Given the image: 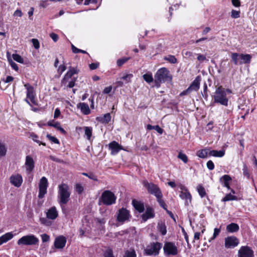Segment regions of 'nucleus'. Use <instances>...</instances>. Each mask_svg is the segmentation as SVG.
Masks as SVG:
<instances>
[{
	"instance_id": "26",
	"label": "nucleus",
	"mask_w": 257,
	"mask_h": 257,
	"mask_svg": "<svg viewBox=\"0 0 257 257\" xmlns=\"http://www.w3.org/2000/svg\"><path fill=\"white\" fill-rule=\"evenodd\" d=\"M210 149L206 148L197 152L196 155L200 158L205 159L209 155Z\"/></svg>"
},
{
	"instance_id": "34",
	"label": "nucleus",
	"mask_w": 257,
	"mask_h": 257,
	"mask_svg": "<svg viewBox=\"0 0 257 257\" xmlns=\"http://www.w3.org/2000/svg\"><path fill=\"white\" fill-rule=\"evenodd\" d=\"M7 55L8 57V60L10 65L11 66L13 69L18 71L19 70V67L17 64L12 60V58L10 57V53L9 52H8Z\"/></svg>"
},
{
	"instance_id": "23",
	"label": "nucleus",
	"mask_w": 257,
	"mask_h": 257,
	"mask_svg": "<svg viewBox=\"0 0 257 257\" xmlns=\"http://www.w3.org/2000/svg\"><path fill=\"white\" fill-rule=\"evenodd\" d=\"M77 107L79 108L81 111L85 115H88L90 113V110L89 106L85 103H79L77 104Z\"/></svg>"
},
{
	"instance_id": "10",
	"label": "nucleus",
	"mask_w": 257,
	"mask_h": 257,
	"mask_svg": "<svg viewBox=\"0 0 257 257\" xmlns=\"http://www.w3.org/2000/svg\"><path fill=\"white\" fill-rule=\"evenodd\" d=\"M48 186V180L45 177H43L41 179L39 185V193L38 197L43 198L47 193V189Z\"/></svg>"
},
{
	"instance_id": "43",
	"label": "nucleus",
	"mask_w": 257,
	"mask_h": 257,
	"mask_svg": "<svg viewBox=\"0 0 257 257\" xmlns=\"http://www.w3.org/2000/svg\"><path fill=\"white\" fill-rule=\"evenodd\" d=\"M236 199V197L231 195V194H227L223 199L222 201L223 202L228 201L230 200H234Z\"/></svg>"
},
{
	"instance_id": "27",
	"label": "nucleus",
	"mask_w": 257,
	"mask_h": 257,
	"mask_svg": "<svg viewBox=\"0 0 257 257\" xmlns=\"http://www.w3.org/2000/svg\"><path fill=\"white\" fill-rule=\"evenodd\" d=\"M133 205L135 208L139 212L141 213L144 212L145 210L144 205L141 202L133 200L132 201Z\"/></svg>"
},
{
	"instance_id": "37",
	"label": "nucleus",
	"mask_w": 257,
	"mask_h": 257,
	"mask_svg": "<svg viewBox=\"0 0 257 257\" xmlns=\"http://www.w3.org/2000/svg\"><path fill=\"white\" fill-rule=\"evenodd\" d=\"M231 59L235 65L239 64L240 59V54L237 53H232L231 54Z\"/></svg>"
},
{
	"instance_id": "13",
	"label": "nucleus",
	"mask_w": 257,
	"mask_h": 257,
	"mask_svg": "<svg viewBox=\"0 0 257 257\" xmlns=\"http://www.w3.org/2000/svg\"><path fill=\"white\" fill-rule=\"evenodd\" d=\"M79 72V70L76 67L69 68V70L64 75L63 78L61 80V85H66L68 80L71 78L72 76L75 74H78Z\"/></svg>"
},
{
	"instance_id": "53",
	"label": "nucleus",
	"mask_w": 257,
	"mask_h": 257,
	"mask_svg": "<svg viewBox=\"0 0 257 257\" xmlns=\"http://www.w3.org/2000/svg\"><path fill=\"white\" fill-rule=\"evenodd\" d=\"M231 16L233 18H238L240 17V12L236 10H232Z\"/></svg>"
},
{
	"instance_id": "63",
	"label": "nucleus",
	"mask_w": 257,
	"mask_h": 257,
	"mask_svg": "<svg viewBox=\"0 0 257 257\" xmlns=\"http://www.w3.org/2000/svg\"><path fill=\"white\" fill-rule=\"evenodd\" d=\"M197 60L200 62H203L204 60H206V58L205 55L199 54H198Z\"/></svg>"
},
{
	"instance_id": "47",
	"label": "nucleus",
	"mask_w": 257,
	"mask_h": 257,
	"mask_svg": "<svg viewBox=\"0 0 257 257\" xmlns=\"http://www.w3.org/2000/svg\"><path fill=\"white\" fill-rule=\"evenodd\" d=\"M47 124L49 126H53V127H55L57 130L59 127V126L60 125V122H59L58 121H55L53 120L49 121L47 123Z\"/></svg>"
},
{
	"instance_id": "19",
	"label": "nucleus",
	"mask_w": 257,
	"mask_h": 257,
	"mask_svg": "<svg viewBox=\"0 0 257 257\" xmlns=\"http://www.w3.org/2000/svg\"><path fill=\"white\" fill-rule=\"evenodd\" d=\"M179 196L181 199L185 200V205L188 206L191 203L192 197L188 190L181 191Z\"/></svg>"
},
{
	"instance_id": "3",
	"label": "nucleus",
	"mask_w": 257,
	"mask_h": 257,
	"mask_svg": "<svg viewBox=\"0 0 257 257\" xmlns=\"http://www.w3.org/2000/svg\"><path fill=\"white\" fill-rule=\"evenodd\" d=\"M213 98L214 103H219L226 106L228 105V99L226 95V91L222 86L216 88Z\"/></svg>"
},
{
	"instance_id": "51",
	"label": "nucleus",
	"mask_w": 257,
	"mask_h": 257,
	"mask_svg": "<svg viewBox=\"0 0 257 257\" xmlns=\"http://www.w3.org/2000/svg\"><path fill=\"white\" fill-rule=\"evenodd\" d=\"M48 218L47 217V218H45V217L41 218L40 219V221L41 223L43 225H45L46 226H49L51 224V222L50 221L48 220Z\"/></svg>"
},
{
	"instance_id": "61",
	"label": "nucleus",
	"mask_w": 257,
	"mask_h": 257,
	"mask_svg": "<svg viewBox=\"0 0 257 257\" xmlns=\"http://www.w3.org/2000/svg\"><path fill=\"white\" fill-rule=\"evenodd\" d=\"M66 69V67L64 65H61L58 67V72L61 74Z\"/></svg>"
},
{
	"instance_id": "42",
	"label": "nucleus",
	"mask_w": 257,
	"mask_h": 257,
	"mask_svg": "<svg viewBox=\"0 0 257 257\" xmlns=\"http://www.w3.org/2000/svg\"><path fill=\"white\" fill-rule=\"evenodd\" d=\"M143 77L144 79L149 83L153 81V78L151 74H145L143 75Z\"/></svg>"
},
{
	"instance_id": "32",
	"label": "nucleus",
	"mask_w": 257,
	"mask_h": 257,
	"mask_svg": "<svg viewBox=\"0 0 257 257\" xmlns=\"http://www.w3.org/2000/svg\"><path fill=\"white\" fill-rule=\"evenodd\" d=\"M123 257H137L135 250L133 248H131L125 250Z\"/></svg>"
},
{
	"instance_id": "29",
	"label": "nucleus",
	"mask_w": 257,
	"mask_h": 257,
	"mask_svg": "<svg viewBox=\"0 0 257 257\" xmlns=\"http://www.w3.org/2000/svg\"><path fill=\"white\" fill-rule=\"evenodd\" d=\"M240 59L241 61L239 64L241 65L243 63H249L251 61V57L249 54H240Z\"/></svg>"
},
{
	"instance_id": "49",
	"label": "nucleus",
	"mask_w": 257,
	"mask_h": 257,
	"mask_svg": "<svg viewBox=\"0 0 257 257\" xmlns=\"http://www.w3.org/2000/svg\"><path fill=\"white\" fill-rule=\"evenodd\" d=\"M104 257H114L113 251L111 249L108 248L106 249L103 253Z\"/></svg>"
},
{
	"instance_id": "25",
	"label": "nucleus",
	"mask_w": 257,
	"mask_h": 257,
	"mask_svg": "<svg viewBox=\"0 0 257 257\" xmlns=\"http://www.w3.org/2000/svg\"><path fill=\"white\" fill-rule=\"evenodd\" d=\"M13 237L14 234L11 232H7L3 235L0 237V245L3 243L7 242L9 240H11L13 238Z\"/></svg>"
},
{
	"instance_id": "55",
	"label": "nucleus",
	"mask_w": 257,
	"mask_h": 257,
	"mask_svg": "<svg viewBox=\"0 0 257 257\" xmlns=\"http://www.w3.org/2000/svg\"><path fill=\"white\" fill-rule=\"evenodd\" d=\"M77 79V77H73L72 79V80L69 82L67 86L69 88H73L75 85V82L76 81Z\"/></svg>"
},
{
	"instance_id": "16",
	"label": "nucleus",
	"mask_w": 257,
	"mask_h": 257,
	"mask_svg": "<svg viewBox=\"0 0 257 257\" xmlns=\"http://www.w3.org/2000/svg\"><path fill=\"white\" fill-rule=\"evenodd\" d=\"M108 147L111 151V154L112 155H115L120 150H123L122 147L116 141H112L110 143Z\"/></svg>"
},
{
	"instance_id": "5",
	"label": "nucleus",
	"mask_w": 257,
	"mask_h": 257,
	"mask_svg": "<svg viewBox=\"0 0 257 257\" xmlns=\"http://www.w3.org/2000/svg\"><path fill=\"white\" fill-rule=\"evenodd\" d=\"M39 239L34 234L27 235L18 239V245H34L38 243Z\"/></svg>"
},
{
	"instance_id": "7",
	"label": "nucleus",
	"mask_w": 257,
	"mask_h": 257,
	"mask_svg": "<svg viewBox=\"0 0 257 257\" xmlns=\"http://www.w3.org/2000/svg\"><path fill=\"white\" fill-rule=\"evenodd\" d=\"M162 247V244L159 242H153L150 245H148L145 252L147 255H157L159 254V251Z\"/></svg>"
},
{
	"instance_id": "44",
	"label": "nucleus",
	"mask_w": 257,
	"mask_h": 257,
	"mask_svg": "<svg viewBox=\"0 0 257 257\" xmlns=\"http://www.w3.org/2000/svg\"><path fill=\"white\" fill-rule=\"evenodd\" d=\"M12 57L14 60L20 63H24V59L20 55L17 54H13Z\"/></svg>"
},
{
	"instance_id": "46",
	"label": "nucleus",
	"mask_w": 257,
	"mask_h": 257,
	"mask_svg": "<svg viewBox=\"0 0 257 257\" xmlns=\"http://www.w3.org/2000/svg\"><path fill=\"white\" fill-rule=\"evenodd\" d=\"M133 77L132 74H127L121 77V79L124 80L126 83H129L131 81V79Z\"/></svg>"
},
{
	"instance_id": "6",
	"label": "nucleus",
	"mask_w": 257,
	"mask_h": 257,
	"mask_svg": "<svg viewBox=\"0 0 257 257\" xmlns=\"http://www.w3.org/2000/svg\"><path fill=\"white\" fill-rule=\"evenodd\" d=\"M143 185L147 189L148 192L151 194L155 195L156 198L161 197L162 194L159 187L153 183H149L147 181L145 180L143 182Z\"/></svg>"
},
{
	"instance_id": "15",
	"label": "nucleus",
	"mask_w": 257,
	"mask_h": 257,
	"mask_svg": "<svg viewBox=\"0 0 257 257\" xmlns=\"http://www.w3.org/2000/svg\"><path fill=\"white\" fill-rule=\"evenodd\" d=\"M10 181L15 187H19L22 184L23 178L22 176L19 174H14L10 177Z\"/></svg>"
},
{
	"instance_id": "12",
	"label": "nucleus",
	"mask_w": 257,
	"mask_h": 257,
	"mask_svg": "<svg viewBox=\"0 0 257 257\" xmlns=\"http://www.w3.org/2000/svg\"><path fill=\"white\" fill-rule=\"evenodd\" d=\"M238 257H254L253 251L248 246H242L238 251Z\"/></svg>"
},
{
	"instance_id": "17",
	"label": "nucleus",
	"mask_w": 257,
	"mask_h": 257,
	"mask_svg": "<svg viewBox=\"0 0 257 257\" xmlns=\"http://www.w3.org/2000/svg\"><path fill=\"white\" fill-rule=\"evenodd\" d=\"M67 241L66 238L63 236L60 235L56 237L54 241V246L56 248L62 249L65 246Z\"/></svg>"
},
{
	"instance_id": "21",
	"label": "nucleus",
	"mask_w": 257,
	"mask_h": 257,
	"mask_svg": "<svg viewBox=\"0 0 257 257\" xmlns=\"http://www.w3.org/2000/svg\"><path fill=\"white\" fill-rule=\"evenodd\" d=\"M47 217L50 219H55L58 216L56 208L55 206L51 207L46 213Z\"/></svg>"
},
{
	"instance_id": "30",
	"label": "nucleus",
	"mask_w": 257,
	"mask_h": 257,
	"mask_svg": "<svg viewBox=\"0 0 257 257\" xmlns=\"http://www.w3.org/2000/svg\"><path fill=\"white\" fill-rule=\"evenodd\" d=\"M225 154V151L221 150L220 151L211 150L210 149L209 156H213L215 157H222Z\"/></svg>"
},
{
	"instance_id": "40",
	"label": "nucleus",
	"mask_w": 257,
	"mask_h": 257,
	"mask_svg": "<svg viewBox=\"0 0 257 257\" xmlns=\"http://www.w3.org/2000/svg\"><path fill=\"white\" fill-rule=\"evenodd\" d=\"M197 191L201 198L204 197L206 195L205 190L202 186L199 185L198 186H197Z\"/></svg>"
},
{
	"instance_id": "8",
	"label": "nucleus",
	"mask_w": 257,
	"mask_h": 257,
	"mask_svg": "<svg viewBox=\"0 0 257 257\" xmlns=\"http://www.w3.org/2000/svg\"><path fill=\"white\" fill-rule=\"evenodd\" d=\"M164 253L166 255H176L178 254V248L174 243L167 242L165 243L163 247Z\"/></svg>"
},
{
	"instance_id": "9",
	"label": "nucleus",
	"mask_w": 257,
	"mask_h": 257,
	"mask_svg": "<svg viewBox=\"0 0 257 257\" xmlns=\"http://www.w3.org/2000/svg\"><path fill=\"white\" fill-rule=\"evenodd\" d=\"M130 217V211L125 208H121L118 210L116 219L118 222L123 223L129 220Z\"/></svg>"
},
{
	"instance_id": "60",
	"label": "nucleus",
	"mask_w": 257,
	"mask_h": 257,
	"mask_svg": "<svg viewBox=\"0 0 257 257\" xmlns=\"http://www.w3.org/2000/svg\"><path fill=\"white\" fill-rule=\"evenodd\" d=\"M76 191L79 193L81 194L83 191V187L80 184H77L76 185Z\"/></svg>"
},
{
	"instance_id": "59",
	"label": "nucleus",
	"mask_w": 257,
	"mask_h": 257,
	"mask_svg": "<svg viewBox=\"0 0 257 257\" xmlns=\"http://www.w3.org/2000/svg\"><path fill=\"white\" fill-rule=\"evenodd\" d=\"M82 174L84 176H87L88 177H89L90 179H92L94 181H97V179L96 178V177L93 174H87V173H83Z\"/></svg>"
},
{
	"instance_id": "28",
	"label": "nucleus",
	"mask_w": 257,
	"mask_h": 257,
	"mask_svg": "<svg viewBox=\"0 0 257 257\" xmlns=\"http://www.w3.org/2000/svg\"><path fill=\"white\" fill-rule=\"evenodd\" d=\"M239 227L238 225L235 223H231L226 226V230L228 232H235L239 230Z\"/></svg>"
},
{
	"instance_id": "48",
	"label": "nucleus",
	"mask_w": 257,
	"mask_h": 257,
	"mask_svg": "<svg viewBox=\"0 0 257 257\" xmlns=\"http://www.w3.org/2000/svg\"><path fill=\"white\" fill-rule=\"evenodd\" d=\"M30 137L32 139V140L34 142H35L37 143L38 144H39V145H43L44 146H46L45 143H41L39 140H37L38 136L35 134H34L33 133H31L30 134Z\"/></svg>"
},
{
	"instance_id": "58",
	"label": "nucleus",
	"mask_w": 257,
	"mask_h": 257,
	"mask_svg": "<svg viewBox=\"0 0 257 257\" xmlns=\"http://www.w3.org/2000/svg\"><path fill=\"white\" fill-rule=\"evenodd\" d=\"M207 167L209 170H212L214 168V165L213 162L209 160L207 163Z\"/></svg>"
},
{
	"instance_id": "35",
	"label": "nucleus",
	"mask_w": 257,
	"mask_h": 257,
	"mask_svg": "<svg viewBox=\"0 0 257 257\" xmlns=\"http://www.w3.org/2000/svg\"><path fill=\"white\" fill-rule=\"evenodd\" d=\"M147 128L149 130H151L153 129L155 130L160 135L162 134L163 133V130L158 125L153 126L151 124H148L147 126Z\"/></svg>"
},
{
	"instance_id": "38",
	"label": "nucleus",
	"mask_w": 257,
	"mask_h": 257,
	"mask_svg": "<svg viewBox=\"0 0 257 257\" xmlns=\"http://www.w3.org/2000/svg\"><path fill=\"white\" fill-rule=\"evenodd\" d=\"M84 130H85V135L87 137V140H90V138L91 137V136H92V128L90 127L85 126Z\"/></svg>"
},
{
	"instance_id": "57",
	"label": "nucleus",
	"mask_w": 257,
	"mask_h": 257,
	"mask_svg": "<svg viewBox=\"0 0 257 257\" xmlns=\"http://www.w3.org/2000/svg\"><path fill=\"white\" fill-rule=\"evenodd\" d=\"M41 238L43 242H46L49 241L50 236L48 234L44 233L41 235Z\"/></svg>"
},
{
	"instance_id": "4",
	"label": "nucleus",
	"mask_w": 257,
	"mask_h": 257,
	"mask_svg": "<svg viewBox=\"0 0 257 257\" xmlns=\"http://www.w3.org/2000/svg\"><path fill=\"white\" fill-rule=\"evenodd\" d=\"M116 197L115 194L110 190L103 191L99 199L98 204H101L109 206L115 204Z\"/></svg>"
},
{
	"instance_id": "64",
	"label": "nucleus",
	"mask_w": 257,
	"mask_h": 257,
	"mask_svg": "<svg viewBox=\"0 0 257 257\" xmlns=\"http://www.w3.org/2000/svg\"><path fill=\"white\" fill-rule=\"evenodd\" d=\"M50 37L52 38V39L55 42H57L58 40V36L57 34L52 33L50 34Z\"/></svg>"
},
{
	"instance_id": "20",
	"label": "nucleus",
	"mask_w": 257,
	"mask_h": 257,
	"mask_svg": "<svg viewBox=\"0 0 257 257\" xmlns=\"http://www.w3.org/2000/svg\"><path fill=\"white\" fill-rule=\"evenodd\" d=\"M25 166L26 170L29 172L33 171L34 168V161L33 159L30 156H27L26 158Z\"/></svg>"
},
{
	"instance_id": "62",
	"label": "nucleus",
	"mask_w": 257,
	"mask_h": 257,
	"mask_svg": "<svg viewBox=\"0 0 257 257\" xmlns=\"http://www.w3.org/2000/svg\"><path fill=\"white\" fill-rule=\"evenodd\" d=\"M220 232V228H215L214 230L213 235V237L211 238V239H215L216 236L219 234V233Z\"/></svg>"
},
{
	"instance_id": "11",
	"label": "nucleus",
	"mask_w": 257,
	"mask_h": 257,
	"mask_svg": "<svg viewBox=\"0 0 257 257\" xmlns=\"http://www.w3.org/2000/svg\"><path fill=\"white\" fill-rule=\"evenodd\" d=\"M239 243V239L234 236H227L224 240V246L226 248H234Z\"/></svg>"
},
{
	"instance_id": "2",
	"label": "nucleus",
	"mask_w": 257,
	"mask_h": 257,
	"mask_svg": "<svg viewBox=\"0 0 257 257\" xmlns=\"http://www.w3.org/2000/svg\"><path fill=\"white\" fill-rule=\"evenodd\" d=\"M154 77L155 85L157 87H159L162 83L171 79V77L169 75V71L166 68H162L159 69Z\"/></svg>"
},
{
	"instance_id": "39",
	"label": "nucleus",
	"mask_w": 257,
	"mask_h": 257,
	"mask_svg": "<svg viewBox=\"0 0 257 257\" xmlns=\"http://www.w3.org/2000/svg\"><path fill=\"white\" fill-rule=\"evenodd\" d=\"M164 60L169 62L172 64H175L177 62V60L176 57L174 56L171 55L164 57Z\"/></svg>"
},
{
	"instance_id": "45",
	"label": "nucleus",
	"mask_w": 257,
	"mask_h": 257,
	"mask_svg": "<svg viewBox=\"0 0 257 257\" xmlns=\"http://www.w3.org/2000/svg\"><path fill=\"white\" fill-rule=\"evenodd\" d=\"M163 195H161V197H157V201L159 202L160 205L164 209L167 210V205L164 200L162 199Z\"/></svg>"
},
{
	"instance_id": "36",
	"label": "nucleus",
	"mask_w": 257,
	"mask_h": 257,
	"mask_svg": "<svg viewBox=\"0 0 257 257\" xmlns=\"http://www.w3.org/2000/svg\"><path fill=\"white\" fill-rule=\"evenodd\" d=\"M158 227L159 231L163 235H164L166 234V226L164 223L159 222L158 224Z\"/></svg>"
},
{
	"instance_id": "52",
	"label": "nucleus",
	"mask_w": 257,
	"mask_h": 257,
	"mask_svg": "<svg viewBox=\"0 0 257 257\" xmlns=\"http://www.w3.org/2000/svg\"><path fill=\"white\" fill-rule=\"evenodd\" d=\"M130 59V58L127 57H124L121 59H118L117 61V65L118 66H121L123 64H124L125 62H126L128 60Z\"/></svg>"
},
{
	"instance_id": "18",
	"label": "nucleus",
	"mask_w": 257,
	"mask_h": 257,
	"mask_svg": "<svg viewBox=\"0 0 257 257\" xmlns=\"http://www.w3.org/2000/svg\"><path fill=\"white\" fill-rule=\"evenodd\" d=\"M201 80L200 76H197L192 82L190 86L186 89V92H191L192 91H197L200 87V83Z\"/></svg>"
},
{
	"instance_id": "24",
	"label": "nucleus",
	"mask_w": 257,
	"mask_h": 257,
	"mask_svg": "<svg viewBox=\"0 0 257 257\" xmlns=\"http://www.w3.org/2000/svg\"><path fill=\"white\" fill-rule=\"evenodd\" d=\"M96 119L101 123H108L110 121L111 115L109 113H107L102 116L97 117Z\"/></svg>"
},
{
	"instance_id": "33",
	"label": "nucleus",
	"mask_w": 257,
	"mask_h": 257,
	"mask_svg": "<svg viewBox=\"0 0 257 257\" xmlns=\"http://www.w3.org/2000/svg\"><path fill=\"white\" fill-rule=\"evenodd\" d=\"M7 152V148L6 144L0 141V158L5 157Z\"/></svg>"
},
{
	"instance_id": "22",
	"label": "nucleus",
	"mask_w": 257,
	"mask_h": 257,
	"mask_svg": "<svg viewBox=\"0 0 257 257\" xmlns=\"http://www.w3.org/2000/svg\"><path fill=\"white\" fill-rule=\"evenodd\" d=\"M155 216L153 209L151 207H148L145 213L142 215V220L145 222L150 218Z\"/></svg>"
},
{
	"instance_id": "54",
	"label": "nucleus",
	"mask_w": 257,
	"mask_h": 257,
	"mask_svg": "<svg viewBox=\"0 0 257 257\" xmlns=\"http://www.w3.org/2000/svg\"><path fill=\"white\" fill-rule=\"evenodd\" d=\"M47 137L54 143L56 144H59V141L56 138L53 137L49 134L47 135Z\"/></svg>"
},
{
	"instance_id": "14",
	"label": "nucleus",
	"mask_w": 257,
	"mask_h": 257,
	"mask_svg": "<svg viewBox=\"0 0 257 257\" xmlns=\"http://www.w3.org/2000/svg\"><path fill=\"white\" fill-rule=\"evenodd\" d=\"M24 86L27 89V98L30 99L32 103L37 105L35 100V93L33 87L29 83L25 84Z\"/></svg>"
},
{
	"instance_id": "50",
	"label": "nucleus",
	"mask_w": 257,
	"mask_h": 257,
	"mask_svg": "<svg viewBox=\"0 0 257 257\" xmlns=\"http://www.w3.org/2000/svg\"><path fill=\"white\" fill-rule=\"evenodd\" d=\"M71 48H72V52L74 53H82L83 54L87 53L86 51L79 49L75 47L73 44L71 45Z\"/></svg>"
},
{
	"instance_id": "1",
	"label": "nucleus",
	"mask_w": 257,
	"mask_h": 257,
	"mask_svg": "<svg viewBox=\"0 0 257 257\" xmlns=\"http://www.w3.org/2000/svg\"><path fill=\"white\" fill-rule=\"evenodd\" d=\"M58 188V202L62 211L64 212L65 210L64 205L67 204L69 201L71 192L69 186L65 183L60 185Z\"/></svg>"
},
{
	"instance_id": "31",
	"label": "nucleus",
	"mask_w": 257,
	"mask_h": 257,
	"mask_svg": "<svg viewBox=\"0 0 257 257\" xmlns=\"http://www.w3.org/2000/svg\"><path fill=\"white\" fill-rule=\"evenodd\" d=\"M231 180L230 176L227 175L223 176L220 178V181L222 182L223 186L227 188H229V182Z\"/></svg>"
},
{
	"instance_id": "56",
	"label": "nucleus",
	"mask_w": 257,
	"mask_h": 257,
	"mask_svg": "<svg viewBox=\"0 0 257 257\" xmlns=\"http://www.w3.org/2000/svg\"><path fill=\"white\" fill-rule=\"evenodd\" d=\"M32 43H33V45L34 48L36 49H38L40 48L39 42L37 39H32Z\"/></svg>"
},
{
	"instance_id": "41",
	"label": "nucleus",
	"mask_w": 257,
	"mask_h": 257,
	"mask_svg": "<svg viewBox=\"0 0 257 257\" xmlns=\"http://www.w3.org/2000/svg\"><path fill=\"white\" fill-rule=\"evenodd\" d=\"M178 158L181 160L184 163H187L188 161L187 156L181 152H179Z\"/></svg>"
}]
</instances>
